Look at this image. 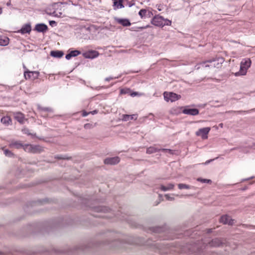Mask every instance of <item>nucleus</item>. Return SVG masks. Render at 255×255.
<instances>
[{
  "label": "nucleus",
  "instance_id": "obj_1",
  "mask_svg": "<svg viewBox=\"0 0 255 255\" xmlns=\"http://www.w3.org/2000/svg\"><path fill=\"white\" fill-rule=\"evenodd\" d=\"M224 60L223 58L219 57L217 58H213L209 60L200 62L195 66V69L198 70L200 68L209 67L210 68H219L221 67L222 63L224 62Z\"/></svg>",
  "mask_w": 255,
  "mask_h": 255
},
{
  "label": "nucleus",
  "instance_id": "obj_2",
  "mask_svg": "<svg viewBox=\"0 0 255 255\" xmlns=\"http://www.w3.org/2000/svg\"><path fill=\"white\" fill-rule=\"evenodd\" d=\"M93 212L92 215L97 218H109L110 216L105 215L109 212L110 209L105 206H89Z\"/></svg>",
  "mask_w": 255,
  "mask_h": 255
},
{
  "label": "nucleus",
  "instance_id": "obj_3",
  "mask_svg": "<svg viewBox=\"0 0 255 255\" xmlns=\"http://www.w3.org/2000/svg\"><path fill=\"white\" fill-rule=\"evenodd\" d=\"M251 61L250 59H243L240 64V70L235 73L236 76H244L246 75L247 70L250 67Z\"/></svg>",
  "mask_w": 255,
  "mask_h": 255
},
{
  "label": "nucleus",
  "instance_id": "obj_4",
  "mask_svg": "<svg viewBox=\"0 0 255 255\" xmlns=\"http://www.w3.org/2000/svg\"><path fill=\"white\" fill-rule=\"evenodd\" d=\"M92 247L91 243H81L72 248L69 249V254H78L86 252L87 249Z\"/></svg>",
  "mask_w": 255,
  "mask_h": 255
},
{
  "label": "nucleus",
  "instance_id": "obj_5",
  "mask_svg": "<svg viewBox=\"0 0 255 255\" xmlns=\"http://www.w3.org/2000/svg\"><path fill=\"white\" fill-rule=\"evenodd\" d=\"M164 99L168 102H174L181 98V95L173 92H164L163 93Z\"/></svg>",
  "mask_w": 255,
  "mask_h": 255
},
{
  "label": "nucleus",
  "instance_id": "obj_6",
  "mask_svg": "<svg viewBox=\"0 0 255 255\" xmlns=\"http://www.w3.org/2000/svg\"><path fill=\"white\" fill-rule=\"evenodd\" d=\"M39 72L38 71H31L26 69L24 72V77L26 80H34L38 78Z\"/></svg>",
  "mask_w": 255,
  "mask_h": 255
},
{
  "label": "nucleus",
  "instance_id": "obj_7",
  "mask_svg": "<svg viewBox=\"0 0 255 255\" xmlns=\"http://www.w3.org/2000/svg\"><path fill=\"white\" fill-rule=\"evenodd\" d=\"M210 130V128L209 127L202 128L196 132V134L197 136H201L203 139H207Z\"/></svg>",
  "mask_w": 255,
  "mask_h": 255
},
{
  "label": "nucleus",
  "instance_id": "obj_8",
  "mask_svg": "<svg viewBox=\"0 0 255 255\" xmlns=\"http://www.w3.org/2000/svg\"><path fill=\"white\" fill-rule=\"evenodd\" d=\"M162 22L163 17L159 15H155L151 20V24L158 27H163Z\"/></svg>",
  "mask_w": 255,
  "mask_h": 255
},
{
  "label": "nucleus",
  "instance_id": "obj_9",
  "mask_svg": "<svg viewBox=\"0 0 255 255\" xmlns=\"http://www.w3.org/2000/svg\"><path fill=\"white\" fill-rule=\"evenodd\" d=\"M99 55L98 51L93 50H91L88 51L83 53V56L84 58L87 59H94L97 57Z\"/></svg>",
  "mask_w": 255,
  "mask_h": 255
},
{
  "label": "nucleus",
  "instance_id": "obj_10",
  "mask_svg": "<svg viewBox=\"0 0 255 255\" xmlns=\"http://www.w3.org/2000/svg\"><path fill=\"white\" fill-rule=\"evenodd\" d=\"M48 28L47 25L44 23H37L35 25L34 27V30L38 32H41L43 33H45Z\"/></svg>",
  "mask_w": 255,
  "mask_h": 255
},
{
  "label": "nucleus",
  "instance_id": "obj_11",
  "mask_svg": "<svg viewBox=\"0 0 255 255\" xmlns=\"http://www.w3.org/2000/svg\"><path fill=\"white\" fill-rule=\"evenodd\" d=\"M120 159L118 156L107 158L104 160V163L109 165H115L118 163Z\"/></svg>",
  "mask_w": 255,
  "mask_h": 255
},
{
  "label": "nucleus",
  "instance_id": "obj_12",
  "mask_svg": "<svg viewBox=\"0 0 255 255\" xmlns=\"http://www.w3.org/2000/svg\"><path fill=\"white\" fill-rule=\"evenodd\" d=\"M220 222L224 224L233 225L234 221L231 219L230 217L225 215L220 217Z\"/></svg>",
  "mask_w": 255,
  "mask_h": 255
},
{
  "label": "nucleus",
  "instance_id": "obj_13",
  "mask_svg": "<svg viewBox=\"0 0 255 255\" xmlns=\"http://www.w3.org/2000/svg\"><path fill=\"white\" fill-rule=\"evenodd\" d=\"M31 31V26L30 23H26L22 25L19 32L22 34L29 33Z\"/></svg>",
  "mask_w": 255,
  "mask_h": 255
},
{
  "label": "nucleus",
  "instance_id": "obj_14",
  "mask_svg": "<svg viewBox=\"0 0 255 255\" xmlns=\"http://www.w3.org/2000/svg\"><path fill=\"white\" fill-rule=\"evenodd\" d=\"M14 118L20 124H23L25 120L23 114L20 112H16L13 114Z\"/></svg>",
  "mask_w": 255,
  "mask_h": 255
},
{
  "label": "nucleus",
  "instance_id": "obj_15",
  "mask_svg": "<svg viewBox=\"0 0 255 255\" xmlns=\"http://www.w3.org/2000/svg\"><path fill=\"white\" fill-rule=\"evenodd\" d=\"M175 184L174 183H169L167 184L166 185L163 184L160 185V189L163 192L172 190L174 189Z\"/></svg>",
  "mask_w": 255,
  "mask_h": 255
},
{
  "label": "nucleus",
  "instance_id": "obj_16",
  "mask_svg": "<svg viewBox=\"0 0 255 255\" xmlns=\"http://www.w3.org/2000/svg\"><path fill=\"white\" fill-rule=\"evenodd\" d=\"M9 146L16 149H23L24 144H22L20 141H12L9 144Z\"/></svg>",
  "mask_w": 255,
  "mask_h": 255
},
{
  "label": "nucleus",
  "instance_id": "obj_17",
  "mask_svg": "<svg viewBox=\"0 0 255 255\" xmlns=\"http://www.w3.org/2000/svg\"><path fill=\"white\" fill-rule=\"evenodd\" d=\"M124 0H114L113 7L114 10L123 8L125 7L123 4Z\"/></svg>",
  "mask_w": 255,
  "mask_h": 255
},
{
  "label": "nucleus",
  "instance_id": "obj_18",
  "mask_svg": "<svg viewBox=\"0 0 255 255\" xmlns=\"http://www.w3.org/2000/svg\"><path fill=\"white\" fill-rule=\"evenodd\" d=\"M116 21L123 26H129L131 25V23L128 19L127 18H119L116 19Z\"/></svg>",
  "mask_w": 255,
  "mask_h": 255
},
{
  "label": "nucleus",
  "instance_id": "obj_19",
  "mask_svg": "<svg viewBox=\"0 0 255 255\" xmlns=\"http://www.w3.org/2000/svg\"><path fill=\"white\" fill-rule=\"evenodd\" d=\"M137 118V115L133 114V115H123L122 116V120L124 121L127 122L129 120H136Z\"/></svg>",
  "mask_w": 255,
  "mask_h": 255
},
{
  "label": "nucleus",
  "instance_id": "obj_20",
  "mask_svg": "<svg viewBox=\"0 0 255 255\" xmlns=\"http://www.w3.org/2000/svg\"><path fill=\"white\" fill-rule=\"evenodd\" d=\"M50 55L54 58H60L64 55V52L61 50H52L50 52Z\"/></svg>",
  "mask_w": 255,
  "mask_h": 255
},
{
  "label": "nucleus",
  "instance_id": "obj_21",
  "mask_svg": "<svg viewBox=\"0 0 255 255\" xmlns=\"http://www.w3.org/2000/svg\"><path fill=\"white\" fill-rule=\"evenodd\" d=\"M1 123L5 126L12 125V121L9 116H4L1 119Z\"/></svg>",
  "mask_w": 255,
  "mask_h": 255
},
{
  "label": "nucleus",
  "instance_id": "obj_22",
  "mask_svg": "<svg viewBox=\"0 0 255 255\" xmlns=\"http://www.w3.org/2000/svg\"><path fill=\"white\" fill-rule=\"evenodd\" d=\"M9 38L6 36H2L0 35V45L4 46H6L9 43Z\"/></svg>",
  "mask_w": 255,
  "mask_h": 255
},
{
  "label": "nucleus",
  "instance_id": "obj_23",
  "mask_svg": "<svg viewBox=\"0 0 255 255\" xmlns=\"http://www.w3.org/2000/svg\"><path fill=\"white\" fill-rule=\"evenodd\" d=\"M43 150L42 147L39 145L32 144V153H40Z\"/></svg>",
  "mask_w": 255,
  "mask_h": 255
},
{
  "label": "nucleus",
  "instance_id": "obj_24",
  "mask_svg": "<svg viewBox=\"0 0 255 255\" xmlns=\"http://www.w3.org/2000/svg\"><path fill=\"white\" fill-rule=\"evenodd\" d=\"M210 244L211 246L218 247H220L222 244V243L219 239L216 238L212 240Z\"/></svg>",
  "mask_w": 255,
  "mask_h": 255
},
{
  "label": "nucleus",
  "instance_id": "obj_25",
  "mask_svg": "<svg viewBox=\"0 0 255 255\" xmlns=\"http://www.w3.org/2000/svg\"><path fill=\"white\" fill-rule=\"evenodd\" d=\"M161 151V148H158L154 146H150L146 149L147 154H151Z\"/></svg>",
  "mask_w": 255,
  "mask_h": 255
},
{
  "label": "nucleus",
  "instance_id": "obj_26",
  "mask_svg": "<svg viewBox=\"0 0 255 255\" xmlns=\"http://www.w3.org/2000/svg\"><path fill=\"white\" fill-rule=\"evenodd\" d=\"M152 231L154 233H161L164 231V228L163 227H154L152 228Z\"/></svg>",
  "mask_w": 255,
  "mask_h": 255
},
{
  "label": "nucleus",
  "instance_id": "obj_27",
  "mask_svg": "<svg viewBox=\"0 0 255 255\" xmlns=\"http://www.w3.org/2000/svg\"><path fill=\"white\" fill-rule=\"evenodd\" d=\"M182 107H174L171 110L170 113L172 114L177 115L181 113Z\"/></svg>",
  "mask_w": 255,
  "mask_h": 255
},
{
  "label": "nucleus",
  "instance_id": "obj_28",
  "mask_svg": "<svg viewBox=\"0 0 255 255\" xmlns=\"http://www.w3.org/2000/svg\"><path fill=\"white\" fill-rule=\"evenodd\" d=\"M25 151L32 153V144H24L23 149Z\"/></svg>",
  "mask_w": 255,
  "mask_h": 255
},
{
  "label": "nucleus",
  "instance_id": "obj_29",
  "mask_svg": "<svg viewBox=\"0 0 255 255\" xmlns=\"http://www.w3.org/2000/svg\"><path fill=\"white\" fill-rule=\"evenodd\" d=\"M47 14L56 17H62V13L61 12H59L57 13L55 11L53 12H46Z\"/></svg>",
  "mask_w": 255,
  "mask_h": 255
},
{
  "label": "nucleus",
  "instance_id": "obj_30",
  "mask_svg": "<svg viewBox=\"0 0 255 255\" xmlns=\"http://www.w3.org/2000/svg\"><path fill=\"white\" fill-rule=\"evenodd\" d=\"M38 109L40 111L47 112H52L53 111L52 109L49 107H41L39 105L37 106Z\"/></svg>",
  "mask_w": 255,
  "mask_h": 255
},
{
  "label": "nucleus",
  "instance_id": "obj_31",
  "mask_svg": "<svg viewBox=\"0 0 255 255\" xmlns=\"http://www.w3.org/2000/svg\"><path fill=\"white\" fill-rule=\"evenodd\" d=\"M23 133L26 134L28 135H30L32 138L36 137V133H31L30 130L28 128H24L22 130Z\"/></svg>",
  "mask_w": 255,
  "mask_h": 255
},
{
  "label": "nucleus",
  "instance_id": "obj_32",
  "mask_svg": "<svg viewBox=\"0 0 255 255\" xmlns=\"http://www.w3.org/2000/svg\"><path fill=\"white\" fill-rule=\"evenodd\" d=\"M4 155L8 157H12L14 156L13 153L8 149H2Z\"/></svg>",
  "mask_w": 255,
  "mask_h": 255
},
{
  "label": "nucleus",
  "instance_id": "obj_33",
  "mask_svg": "<svg viewBox=\"0 0 255 255\" xmlns=\"http://www.w3.org/2000/svg\"><path fill=\"white\" fill-rule=\"evenodd\" d=\"M178 188L180 190L182 189H190V186L184 183H179L178 184Z\"/></svg>",
  "mask_w": 255,
  "mask_h": 255
},
{
  "label": "nucleus",
  "instance_id": "obj_34",
  "mask_svg": "<svg viewBox=\"0 0 255 255\" xmlns=\"http://www.w3.org/2000/svg\"><path fill=\"white\" fill-rule=\"evenodd\" d=\"M147 13V10L145 9H141L138 12V15L141 18L146 17V14Z\"/></svg>",
  "mask_w": 255,
  "mask_h": 255
},
{
  "label": "nucleus",
  "instance_id": "obj_35",
  "mask_svg": "<svg viewBox=\"0 0 255 255\" xmlns=\"http://www.w3.org/2000/svg\"><path fill=\"white\" fill-rule=\"evenodd\" d=\"M72 57H76L81 54V51L78 50H74L70 51Z\"/></svg>",
  "mask_w": 255,
  "mask_h": 255
},
{
  "label": "nucleus",
  "instance_id": "obj_36",
  "mask_svg": "<svg viewBox=\"0 0 255 255\" xmlns=\"http://www.w3.org/2000/svg\"><path fill=\"white\" fill-rule=\"evenodd\" d=\"M197 180L203 183H211L212 182L210 179H203L201 178H197Z\"/></svg>",
  "mask_w": 255,
  "mask_h": 255
},
{
  "label": "nucleus",
  "instance_id": "obj_37",
  "mask_svg": "<svg viewBox=\"0 0 255 255\" xmlns=\"http://www.w3.org/2000/svg\"><path fill=\"white\" fill-rule=\"evenodd\" d=\"M163 27L165 25L169 26L171 24V21L170 20H169L168 19H165L163 17Z\"/></svg>",
  "mask_w": 255,
  "mask_h": 255
},
{
  "label": "nucleus",
  "instance_id": "obj_38",
  "mask_svg": "<svg viewBox=\"0 0 255 255\" xmlns=\"http://www.w3.org/2000/svg\"><path fill=\"white\" fill-rule=\"evenodd\" d=\"M251 112H255V108H254V109H252L250 110H248V111H236V112L238 113V114H249Z\"/></svg>",
  "mask_w": 255,
  "mask_h": 255
},
{
  "label": "nucleus",
  "instance_id": "obj_39",
  "mask_svg": "<svg viewBox=\"0 0 255 255\" xmlns=\"http://www.w3.org/2000/svg\"><path fill=\"white\" fill-rule=\"evenodd\" d=\"M181 111V113L184 114L191 115V108L182 109Z\"/></svg>",
  "mask_w": 255,
  "mask_h": 255
},
{
  "label": "nucleus",
  "instance_id": "obj_40",
  "mask_svg": "<svg viewBox=\"0 0 255 255\" xmlns=\"http://www.w3.org/2000/svg\"><path fill=\"white\" fill-rule=\"evenodd\" d=\"M161 151H162L164 152L168 153L170 154H173L174 153V150H171L170 149L161 148Z\"/></svg>",
  "mask_w": 255,
  "mask_h": 255
},
{
  "label": "nucleus",
  "instance_id": "obj_41",
  "mask_svg": "<svg viewBox=\"0 0 255 255\" xmlns=\"http://www.w3.org/2000/svg\"><path fill=\"white\" fill-rule=\"evenodd\" d=\"M120 77H121V75H120L119 76H117V77L110 76V77H106L105 79V81H110L111 80L118 79Z\"/></svg>",
  "mask_w": 255,
  "mask_h": 255
},
{
  "label": "nucleus",
  "instance_id": "obj_42",
  "mask_svg": "<svg viewBox=\"0 0 255 255\" xmlns=\"http://www.w3.org/2000/svg\"><path fill=\"white\" fill-rule=\"evenodd\" d=\"M47 201V199L46 198L45 199L38 200L36 202H33L32 203L34 204H42L43 202H46Z\"/></svg>",
  "mask_w": 255,
  "mask_h": 255
},
{
  "label": "nucleus",
  "instance_id": "obj_43",
  "mask_svg": "<svg viewBox=\"0 0 255 255\" xmlns=\"http://www.w3.org/2000/svg\"><path fill=\"white\" fill-rule=\"evenodd\" d=\"M165 197L168 201H174L175 200L173 197L170 196L169 194H165Z\"/></svg>",
  "mask_w": 255,
  "mask_h": 255
},
{
  "label": "nucleus",
  "instance_id": "obj_44",
  "mask_svg": "<svg viewBox=\"0 0 255 255\" xmlns=\"http://www.w3.org/2000/svg\"><path fill=\"white\" fill-rule=\"evenodd\" d=\"M129 89H122L120 90L121 94H126L128 93Z\"/></svg>",
  "mask_w": 255,
  "mask_h": 255
},
{
  "label": "nucleus",
  "instance_id": "obj_45",
  "mask_svg": "<svg viewBox=\"0 0 255 255\" xmlns=\"http://www.w3.org/2000/svg\"><path fill=\"white\" fill-rule=\"evenodd\" d=\"M49 24L52 27H54L57 25V22L55 20H49Z\"/></svg>",
  "mask_w": 255,
  "mask_h": 255
},
{
  "label": "nucleus",
  "instance_id": "obj_46",
  "mask_svg": "<svg viewBox=\"0 0 255 255\" xmlns=\"http://www.w3.org/2000/svg\"><path fill=\"white\" fill-rule=\"evenodd\" d=\"M199 114V110L196 108H192V116H196Z\"/></svg>",
  "mask_w": 255,
  "mask_h": 255
},
{
  "label": "nucleus",
  "instance_id": "obj_47",
  "mask_svg": "<svg viewBox=\"0 0 255 255\" xmlns=\"http://www.w3.org/2000/svg\"><path fill=\"white\" fill-rule=\"evenodd\" d=\"M55 158H57L59 159H67V158L65 155H57L55 156Z\"/></svg>",
  "mask_w": 255,
  "mask_h": 255
},
{
  "label": "nucleus",
  "instance_id": "obj_48",
  "mask_svg": "<svg viewBox=\"0 0 255 255\" xmlns=\"http://www.w3.org/2000/svg\"><path fill=\"white\" fill-rule=\"evenodd\" d=\"M92 88L93 89H95V90H100L101 89H106V88H107V87H105V86H102L96 87L95 88L92 87Z\"/></svg>",
  "mask_w": 255,
  "mask_h": 255
},
{
  "label": "nucleus",
  "instance_id": "obj_49",
  "mask_svg": "<svg viewBox=\"0 0 255 255\" xmlns=\"http://www.w3.org/2000/svg\"><path fill=\"white\" fill-rule=\"evenodd\" d=\"M72 57V55L71 54L70 52L68 54H67L65 56V58L67 60H70Z\"/></svg>",
  "mask_w": 255,
  "mask_h": 255
},
{
  "label": "nucleus",
  "instance_id": "obj_50",
  "mask_svg": "<svg viewBox=\"0 0 255 255\" xmlns=\"http://www.w3.org/2000/svg\"><path fill=\"white\" fill-rule=\"evenodd\" d=\"M218 157H216V158H214V159H209V160H207L204 163V164L205 165H207L209 163H210V162H211L212 161H213V160H214L215 159H217Z\"/></svg>",
  "mask_w": 255,
  "mask_h": 255
},
{
  "label": "nucleus",
  "instance_id": "obj_51",
  "mask_svg": "<svg viewBox=\"0 0 255 255\" xmlns=\"http://www.w3.org/2000/svg\"><path fill=\"white\" fill-rule=\"evenodd\" d=\"M152 15H153V13L151 11L147 10V13L146 14V17H150Z\"/></svg>",
  "mask_w": 255,
  "mask_h": 255
},
{
  "label": "nucleus",
  "instance_id": "obj_52",
  "mask_svg": "<svg viewBox=\"0 0 255 255\" xmlns=\"http://www.w3.org/2000/svg\"><path fill=\"white\" fill-rule=\"evenodd\" d=\"M131 97H135L137 95H138V93L136 92H133L130 93L129 94Z\"/></svg>",
  "mask_w": 255,
  "mask_h": 255
},
{
  "label": "nucleus",
  "instance_id": "obj_53",
  "mask_svg": "<svg viewBox=\"0 0 255 255\" xmlns=\"http://www.w3.org/2000/svg\"><path fill=\"white\" fill-rule=\"evenodd\" d=\"M149 27H150V26L149 25H145L144 26L138 27L137 29H145V28Z\"/></svg>",
  "mask_w": 255,
  "mask_h": 255
},
{
  "label": "nucleus",
  "instance_id": "obj_54",
  "mask_svg": "<svg viewBox=\"0 0 255 255\" xmlns=\"http://www.w3.org/2000/svg\"><path fill=\"white\" fill-rule=\"evenodd\" d=\"M161 199H158L157 200L155 201L154 203V206H157L158 205L160 202H161Z\"/></svg>",
  "mask_w": 255,
  "mask_h": 255
},
{
  "label": "nucleus",
  "instance_id": "obj_55",
  "mask_svg": "<svg viewBox=\"0 0 255 255\" xmlns=\"http://www.w3.org/2000/svg\"><path fill=\"white\" fill-rule=\"evenodd\" d=\"M89 114H90L89 113H88L86 111H83L82 112V115L83 117H85L87 116Z\"/></svg>",
  "mask_w": 255,
  "mask_h": 255
},
{
  "label": "nucleus",
  "instance_id": "obj_56",
  "mask_svg": "<svg viewBox=\"0 0 255 255\" xmlns=\"http://www.w3.org/2000/svg\"><path fill=\"white\" fill-rule=\"evenodd\" d=\"M97 113H98V111L96 110H93V111H91L90 112H89L90 114H91L93 115L97 114Z\"/></svg>",
  "mask_w": 255,
  "mask_h": 255
},
{
  "label": "nucleus",
  "instance_id": "obj_57",
  "mask_svg": "<svg viewBox=\"0 0 255 255\" xmlns=\"http://www.w3.org/2000/svg\"><path fill=\"white\" fill-rule=\"evenodd\" d=\"M212 230H213L212 229H208L207 230V233H208V234H210V233L212 232Z\"/></svg>",
  "mask_w": 255,
  "mask_h": 255
},
{
  "label": "nucleus",
  "instance_id": "obj_58",
  "mask_svg": "<svg viewBox=\"0 0 255 255\" xmlns=\"http://www.w3.org/2000/svg\"><path fill=\"white\" fill-rule=\"evenodd\" d=\"M158 197H159V199H161V201H163V196L161 194H159L158 195Z\"/></svg>",
  "mask_w": 255,
  "mask_h": 255
},
{
  "label": "nucleus",
  "instance_id": "obj_59",
  "mask_svg": "<svg viewBox=\"0 0 255 255\" xmlns=\"http://www.w3.org/2000/svg\"><path fill=\"white\" fill-rule=\"evenodd\" d=\"M6 5L7 6H9L11 5V1L10 0H9L6 3Z\"/></svg>",
  "mask_w": 255,
  "mask_h": 255
},
{
  "label": "nucleus",
  "instance_id": "obj_60",
  "mask_svg": "<svg viewBox=\"0 0 255 255\" xmlns=\"http://www.w3.org/2000/svg\"><path fill=\"white\" fill-rule=\"evenodd\" d=\"M253 178V177H251L249 178L244 179L242 180V181L243 182V181H245L249 180L250 179H252Z\"/></svg>",
  "mask_w": 255,
  "mask_h": 255
},
{
  "label": "nucleus",
  "instance_id": "obj_61",
  "mask_svg": "<svg viewBox=\"0 0 255 255\" xmlns=\"http://www.w3.org/2000/svg\"><path fill=\"white\" fill-rule=\"evenodd\" d=\"M188 196V195H183V194H182V195H180L179 196L180 198H183V197H186V196Z\"/></svg>",
  "mask_w": 255,
  "mask_h": 255
},
{
  "label": "nucleus",
  "instance_id": "obj_62",
  "mask_svg": "<svg viewBox=\"0 0 255 255\" xmlns=\"http://www.w3.org/2000/svg\"><path fill=\"white\" fill-rule=\"evenodd\" d=\"M160 6L161 5H158V7H157V9L159 10V11H161V8H160Z\"/></svg>",
  "mask_w": 255,
  "mask_h": 255
},
{
  "label": "nucleus",
  "instance_id": "obj_63",
  "mask_svg": "<svg viewBox=\"0 0 255 255\" xmlns=\"http://www.w3.org/2000/svg\"><path fill=\"white\" fill-rule=\"evenodd\" d=\"M171 239L170 238H169V237H165V238H163V239H162V240H168V239Z\"/></svg>",
  "mask_w": 255,
  "mask_h": 255
},
{
  "label": "nucleus",
  "instance_id": "obj_64",
  "mask_svg": "<svg viewBox=\"0 0 255 255\" xmlns=\"http://www.w3.org/2000/svg\"><path fill=\"white\" fill-rule=\"evenodd\" d=\"M247 189V187H245L243 188L242 189V190L243 191H245V190H246Z\"/></svg>",
  "mask_w": 255,
  "mask_h": 255
}]
</instances>
